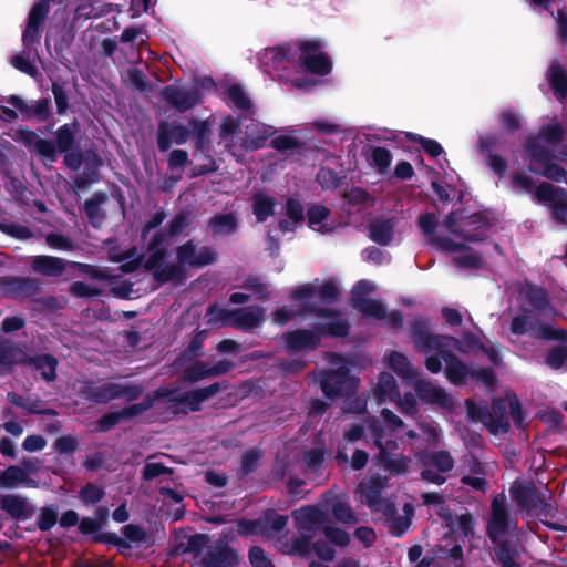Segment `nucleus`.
<instances>
[{
	"label": "nucleus",
	"instance_id": "nucleus-1",
	"mask_svg": "<svg viewBox=\"0 0 567 567\" xmlns=\"http://www.w3.org/2000/svg\"><path fill=\"white\" fill-rule=\"evenodd\" d=\"M412 337L415 349L426 355L425 365L430 372L439 373L444 362L446 377L452 383L458 384L473 378L487 386L494 384L495 375L492 370H471L453 354L454 351L468 354L483 353L493 364L497 365L501 362V357L492 344H486L470 334H466L462 342L452 337L432 334L421 320L414 322Z\"/></svg>",
	"mask_w": 567,
	"mask_h": 567
},
{
	"label": "nucleus",
	"instance_id": "nucleus-9",
	"mask_svg": "<svg viewBox=\"0 0 567 567\" xmlns=\"http://www.w3.org/2000/svg\"><path fill=\"white\" fill-rule=\"evenodd\" d=\"M321 321L317 331L295 330L285 337L287 349L290 352L312 350L317 347L321 336L342 337L348 331V323L338 315L320 311Z\"/></svg>",
	"mask_w": 567,
	"mask_h": 567
},
{
	"label": "nucleus",
	"instance_id": "nucleus-24",
	"mask_svg": "<svg viewBox=\"0 0 567 567\" xmlns=\"http://www.w3.org/2000/svg\"><path fill=\"white\" fill-rule=\"evenodd\" d=\"M231 368L227 360H220L216 364L209 365L202 361H196L188 365L184 371V378L190 382H197L208 377H215L226 373Z\"/></svg>",
	"mask_w": 567,
	"mask_h": 567
},
{
	"label": "nucleus",
	"instance_id": "nucleus-44",
	"mask_svg": "<svg viewBox=\"0 0 567 567\" xmlns=\"http://www.w3.org/2000/svg\"><path fill=\"white\" fill-rule=\"evenodd\" d=\"M34 367L41 371L42 377L48 380H54L56 360L51 355H40L33 360Z\"/></svg>",
	"mask_w": 567,
	"mask_h": 567
},
{
	"label": "nucleus",
	"instance_id": "nucleus-42",
	"mask_svg": "<svg viewBox=\"0 0 567 567\" xmlns=\"http://www.w3.org/2000/svg\"><path fill=\"white\" fill-rule=\"evenodd\" d=\"M512 497L525 508H533L535 506L534 503V493L530 488L524 486L520 483H514L509 489Z\"/></svg>",
	"mask_w": 567,
	"mask_h": 567
},
{
	"label": "nucleus",
	"instance_id": "nucleus-16",
	"mask_svg": "<svg viewBox=\"0 0 567 567\" xmlns=\"http://www.w3.org/2000/svg\"><path fill=\"white\" fill-rule=\"evenodd\" d=\"M512 333L516 336L529 334L537 339H565V331L554 326L536 321L532 311L517 316L512 321Z\"/></svg>",
	"mask_w": 567,
	"mask_h": 567
},
{
	"label": "nucleus",
	"instance_id": "nucleus-28",
	"mask_svg": "<svg viewBox=\"0 0 567 567\" xmlns=\"http://www.w3.org/2000/svg\"><path fill=\"white\" fill-rule=\"evenodd\" d=\"M30 474L31 471L27 467L9 466L7 470L0 472V487L14 488L18 486H33Z\"/></svg>",
	"mask_w": 567,
	"mask_h": 567
},
{
	"label": "nucleus",
	"instance_id": "nucleus-15",
	"mask_svg": "<svg viewBox=\"0 0 567 567\" xmlns=\"http://www.w3.org/2000/svg\"><path fill=\"white\" fill-rule=\"evenodd\" d=\"M468 415L472 420L481 421L494 435H502L508 431L509 423L502 401H494L491 411L474 402H467Z\"/></svg>",
	"mask_w": 567,
	"mask_h": 567
},
{
	"label": "nucleus",
	"instance_id": "nucleus-34",
	"mask_svg": "<svg viewBox=\"0 0 567 567\" xmlns=\"http://www.w3.org/2000/svg\"><path fill=\"white\" fill-rule=\"evenodd\" d=\"M141 254L136 248L117 252L116 250L110 251L111 260L121 264V270L124 272H132L141 265Z\"/></svg>",
	"mask_w": 567,
	"mask_h": 567
},
{
	"label": "nucleus",
	"instance_id": "nucleus-40",
	"mask_svg": "<svg viewBox=\"0 0 567 567\" xmlns=\"http://www.w3.org/2000/svg\"><path fill=\"white\" fill-rule=\"evenodd\" d=\"M8 401L12 404L25 410L29 413L41 414L45 413V410L41 406V402L34 398H22L17 393H8Z\"/></svg>",
	"mask_w": 567,
	"mask_h": 567
},
{
	"label": "nucleus",
	"instance_id": "nucleus-50",
	"mask_svg": "<svg viewBox=\"0 0 567 567\" xmlns=\"http://www.w3.org/2000/svg\"><path fill=\"white\" fill-rule=\"evenodd\" d=\"M546 363L551 369H561L567 365V350L564 347L554 348L547 359Z\"/></svg>",
	"mask_w": 567,
	"mask_h": 567
},
{
	"label": "nucleus",
	"instance_id": "nucleus-6",
	"mask_svg": "<svg viewBox=\"0 0 567 567\" xmlns=\"http://www.w3.org/2000/svg\"><path fill=\"white\" fill-rule=\"evenodd\" d=\"M389 486V478L381 475H371L360 482L357 487V497L374 512L391 520V533L395 536L403 535L411 524L414 509L411 504L403 506V516L394 518L395 507L391 499L382 496V492Z\"/></svg>",
	"mask_w": 567,
	"mask_h": 567
},
{
	"label": "nucleus",
	"instance_id": "nucleus-12",
	"mask_svg": "<svg viewBox=\"0 0 567 567\" xmlns=\"http://www.w3.org/2000/svg\"><path fill=\"white\" fill-rule=\"evenodd\" d=\"M333 368L326 371L321 379V389L329 398L353 394L360 380L349 374L348 362L338 355H331Z\"/></svg>",
	"mask_w": 567,
	"mask_h": 567
},
{
	"label": "nucleus",
	"instance_id": "nucleus-5",
	"mask_svg": "<svg viewBox=\"0 0 567 567\" xmlns=\"http://www.w3.org/2000/svg\"><path fill=\"white\" fill-rule=\"evenodd\" d=\"M561 124L553 120L542 126L538 136L528 140L526 153L530 167L543 176L567 184V171L556 162L567 163V146H560Z\"/></svg>",
	"mask_w": 567,
	"mask_h": 567
},
{
	"label": "nucleus",
	"instance_id": "nucleus-17",
	"mask_svg": "<svg viewBox=\"0 0 567 567\" xmlns=\"http://www.w3.org/2000/svg\"><path fill=\"white\" fill-rule=\"evenodd\" d=\"M220 390L219 383H213L208 386L197 389L187 393L176 394L167 389L158 390V398H168V401H176V411L187 413L188 411H197L200 403L216 394Z\"/></svg>",
	"mask_w": 567,
	"mask_h": 567
},
{
	"label": "nucleus",
	"instance_id": "nucleus-14",
	"mask_svg": "<svg viewBox=\"0 0 567 567\" xmlns=\"http://www.w3.org/2000/svg\"><path fill=\"white\" fill-rule=\"evenodd\" d=\"M373 398L380 405L386 401L395 402L404 414L413 415L416 411V399L412 393L403 398L398 391L396 381L390 373L382 372L372 390Z\"/></svg>",
	"mask_w": 567,
	"mask_h": 567
},
{
	"label": "nucleus",
	"instance_id": "nucleus-43",
	"mask_svg": "<svg viewBox=\"0 0 567 567\" xmlns=\"http://www.w3.org/2000/svg\"><path fill=\"white\" fill-rule=\"evenodd\" d=\"M76 133V124H65L61 126L56 134L58 147L61 152H66L71 148L74 135Z\"/></svg>",
	"mask_w": 567,
	"mask_h": 567
},
{
	"label": "nucleus",
	"instance_id": "nucleus-41",
	"mask_svg": "<svg viewBox=\"0 0 567 567\" xmlns=\"http://www.w3.org/2000/svg\"><path fill=\"white\" fill-rule=\"evenodd\" d=\"M236 217L233 214L218 215L210 220V227L213 231L218 235L233 233L236 228Z\"/></svg>",
	"mask_w": 567,
	"mask_h": 567
},
{
	"label": "nucleus",
	"instance_id": "nucleus-62",
	"mask_svg": "<svg viewBox=\"0 0 567 567\" xmlns=\"http://www.w3.org/2000/svg\"><path fill=\"white\" fill-rule=\"evenodd\" d=\"M313 127L321 134H333L340 131L341 125L331 118H320L313 122Z\"/></svg>",
	"mask_w": 567,
	"mask_h": 567
},
{
	"label": "nucleus",
	"instance_id": "nucleus-21",
	"mask_svg": "<svg viewBox=\"0 0 567 567\" xmlns=\"http://www.w3.org/2000/svg\"><path fill=\"white\" fill-rule=\"evenodd\" d=\"M48 7L49 0H40L29 13L28 24L22 34L23 44L28 50H31L32 45L39 42V28L48 14Z\"/></svg>",
	"mask_w": 567,
	"mask_h": 567
},
{
	"label": "nucleus",
	"instance_id": "nucleus-20",
	"mask_svg": "<svg viewBox=\"0 0 567 567\" xmlns=\"http://www.w3.org/2000/svg\"><path fill=\"white\" fill-rule=\"evenodd\" d=\"M164 100L179 111H185L200 101L197 87L171 85L163 90Z\"/></svg>",
	"mask_w": 567,
	"mask_h": 567
},
{
	"label": "nucleus",
	"instance_id": "nucleus-2",
	"mask_svg": "<svg viewBox=\"0 0 567 567\" xmlns=\"http://www.w3.org/2000/svg\"><path fill=\"white\" fill-rule=\"evenodd\" d=\"M420 228L430 243L444 251L456 254L454 261L464 268H481L483 259L476 252L466 247V243L483 239L488 228V223L482 214H475L466 218H458L455 213L447 216L443 224L446 235L435 234L436 217L434 214H425L419 220Z\"/></svg>",
	"mask_w": 567,
	"mask_h": 567
},
{
	"label": "nucleus",
	"instance_id": "nucleus-47",
	"mask_svg": "<svg viewBox=\"0 0 567 567\" xmlns=\"http://www.w3.org/2000/svg\"><path fill=\"white\" fill-rule=\"evenodd\" d=\"M110 4H103L100 7H96L93 3L86 4L81 3L76 7V13L79 17H83L85 19L96 18L102 16L105 12L110 11Z\"/></svg>",
	"mask_w": 567,
	"mask_h": 567
},
{
	"label": "nucleus",
	"instance_id": "nucleus-38",
	"mask_svg": "<svg viewBox=\"0 0 567 567\" xmlns=\"http://www.w3.org/2000/svg\"><path fill=\"white\" fill-rule=\"evenodd\" d=\"M225 93L227 94L229 103L241 111H249L251 109L250 99L246 95L244 90L238 84H229Z\"/></svg>",
	"mask_w": 567,
	"mask_h": 567
},
{
	"label": "nucleus",
	"instance_id": "nucleus-53",
	"mask_svg": "<svg viewBox=\"0 0 567 567\" xmlns=\"http://www.w3.org/2000/svg\"><path fill=\"white\" fill-rule=\"evenodd\" d=\"M104 200V196L95 195L93 198L85 202V212L92 221L97 225L101 220L100 204Z\"/></svg>",
	"mask_w": 567,
	"mask_h": 567
},
{
	"label": "nucleus",
	"instance_id": "nucleus-4",
	"mask_svg": "<svg viewBox=\"0 0 567 567\" xmlns=\"http://www.w3.org/2000/svg\"><path fill=\"white\" fill-rule=\"evenodd\" d=\"M166 250L165 236L158 234L152 238L145 254V269L152 271L159 281L181 280L182 267H203L215 260V252L210 248L199 246L194 241H188L177 248V266L164 261Z\"/></svg>",
	"mask_w": 567,
	"mask_h": 567
},
{
	"label": "nucleus",
	"instance_id": "nucleus-19",
	"mask_svg": "<svg viewBox=\"0 0 567 567\" xmlns=\"http://www.w3.org/2000/svg\"><path fill=\"white\" fill-rule=\"evenodd\" d=\"M423 471L422 478L434 483L443 484L445 482L444 473L450 472L454 466V461L446 452H437L432 455H425L421 460Z\"/></svg>",
	"mask_w": 567,
	"mask_h": 567
},
{
	"label": "nucleus",
	"instance_id": "nucleus-29",
	"mask_svg": "<svg viewBox=\"0 0 567 567\" xmlns=\"http://www.w3.org/2000/svg\"><path fill=\"white\" fill-rule=\"evenodd\" d=\"M0 508L14 518H28L32 507L24 497L13 494L0 495Z\"/></svg>",
	"mask_w": 567,
	"mask_h": 567
},
{
	"label": "nucleus",
	"instance_id": "nucleus-52",
	"mask_svg": "<svg viewBox=\"0 0 567 567\" xmlns=\"http://www.w3.org/2000/svg\"><path fill=\"white\" fill-rule=\"evenodd\" d=\"M346 199L349 204L358 206H369L372 205L373 202L369 194L360 187L352 188L350 192H348L346 195Z\"/></svg>",
	"mask_w": 567,
	"mask_h": 567
},
{
	"label": "nucleus",
	"instance_id": "nucleus-25",
	"mask_svg": "<svg viewBox=\"0 0 567 567\" xmlns=\"http://www.w3.org/2000/svg\"><path fill=\"white\" fill-rule=\"evenodd\" d=\"M412 383L422 401L431 404H436L445 409L451 408L452 400L444 392L443 389L437 388L432 383L419 378H416Z\"/></svg>",
	"mask_w": 567,
	"mask_h": 567
},
{
	"label": "nucleus",
	"instance_id": "nucleus-63",
	"mask_svg": "<svg viewBox=\"0 0 567 567\" xmlns=\"http://www.w3.org/2000/svg\"><path fill=\"white\" fill-rule=\"evenodd\" d=\"M249 559L252 567H274L266 557L265 551L259 547H252L249 551Z\"/></svg>",
	"mask_w": 567,
	"mask_h": 567
},
{
	"label": "nucleus",
	"instance_id": "nucleus-45",
	"mask_svg": "<svg viewBox=\"0 0 567 567\" xmlns=\"http://www.w3.org/2000/svg\"><path fill=\"white\" fill-rule=\"evenodd\" d=\"M12 64L16 69L34 76L37 68L34 65V58L30 56V53L22 52L12 58Z\"/></svg>",
	"mask_w": 567,
	"mask_h": 567
},
{
	"label": "nucleus",
	"instance_id": "nucleus-64",
	"mask_svg": "<svg viewBox=\"0 0 567 567\" xmlns=\"http://www.w3.org/2000/svg\"><path fill=\"white\" fill-rule=\"evenodd\" d=\"M50 112V101L48 99H42L37 101L28 111L29 115H34L39 120H45L49 116Z\"/></svg>",
	"mask_w": 567,
	"mask_h": 567
},
{
	"label": "nucleus",
	"instance_id": "nucleus-18",
	"mask_svg": "<svg viewBox=\"0 0 567 567\" xmlns=\"http://www.w3.org/2000/svg\"><path fill=\"white\" fill-rule=\"evenodd\" d=\"M209 322H220L223 324L235 323L243 329H252L257 327L262 318L264 311L258 307L240 309L227 316V311L217 307H210L208 311Z\"/></svg>",
	"mask_w": 567,
	"mask_h": 567
},
{
	"label": "nucleus",
	"instance_id": "nucleus-30",
	"mask_svg": "<svg viewBox=\"0 0 567 567\" xmlns=\"http://www.w3.org/2000/svg\"><path fill=\"white\" fill-rule=\"evenodd\" d=\"M386 364L405 382L412 383L417 378V371L412 367L408 358L396 351L385 357Z\"/></svg>",
	"mask_w": 567,
	"mask_h": 567
},
{
	"label": "nucleus",
	"instance_id": "nucleus-32",
	"mask_svg": "<svg viewBox=\"0 0 567 567\" xmlns=\"http://www.w3.org/2000/svg\"><path fill=\"white\" fill-rule=\"evenodd\" d=\"M276 206L275 197L265 192H256L252 196V213L259 223L266 221L270 216L274 215Z\"/></svg>",
	"mask_w": 567,
	"mask_h": 567
},
{
	"label": "nucleus",
	"instance_id": "nucleus-39",
	"mask_svg": "<svg viewBox=\"0 0 567 567\" xmlns=\"http://www.w3.org/2000/svg\"><path fill=\"white\" fill-rule=\"evenodd\" d=\"M370 162L380 174H385L391 165L392 156L384 147H373L370 153Z\"/></svg>",
	"mask_w": 567,
	"mask_h": 567
},
{
	"label": "nucleus",
	"instance_id": "nucleus-36",
	"mask_svg": "<svg viewBox=\"0 0 567 567\" xmlns=\"http://www.w3.org/2000/svg\"><path fill=\"white\" fill-rule=\"evenodd\" d=\"M548 81L558 99L567 95V72L564 68L557 63L551 64L548 70Z\"/></svg>",
	"mask_w": 567,
	"mask_h": 567
},
{
	"label": "nucleus",
	"instance_id": "nucleus-33",
	"mask_svg": "<svg viewBox=\"0 0 567 567\" xmlns=\"http://www.w3.org/2000/svg\"><path fill=\"white\" fill-rule=\"evenodd\" d=\"M523 293L540 316L549 317L554 313V310L547 303L546 292L542 288L528 285Z\"/></svg>",
	"mask_w": 567,
	"mask_h": 567
},
{
	"label": "nucleus",
	"instance_id": "nucleus-23",
	"mask_svg": "<svg viewBox=\"0 0 567 567\" xmlns=\"http://www.w3.org/2000/svg\"><path fill=\"white\" fill-rule=\"evenodd\" d=\"M141 391L138 386L131 385L128 382L109 383L97 388L92 395L96 402H107L115 398L132 400L137 398Z\"/></svg>",
	"mask_w": 567,
	"mask_h": 567
},
{
	"label": "nucleus",
	"instance_id": "nucleus-7",
	"mask_svg": "<svg viewBox=\"0 0 567 567\" xmlns=\"http://www.w3.org/2000/svg\"><path fill=\"white\" fill-rule=\"evenodd\" d=\"M511 189L517 194H530L537 203L548 206L551 209L553 218L567 224V193L549 183L535 181L524 173H516L511 179Z\"/></svg>",
	"mask_w": 567,
	"mask_h": 567
},
{
	"label": "nucleus",
	"instance_id": "nucleus-31",
	"mask_svg": "<svg viewBox=\"0 0 567 567\" xmlns=\"http://www.w3.org/2000/svg\"><path fill=\"white\" fill-rule=\"evenodd\" d=\"M30 264L35 272L48 277L60 276L65 268L63 259L52 256H34Z\"/></svg>",
	"mask_w": 567,
	"mask_h": 567
},
{
	"label": "nucleus",
	"instance_id": "nucleus-51",
	"mask_svg": "<svg viewBox=\"0 0 567 567\" xmlns=\"http://www.w3.org/2000/svg\"><path fill=\"white\" fill-rule=\"evenodd\" d=\"M58 518V512L53 506L43 507L39 517V528L41 530H49L52 528Z\"/></svg>",
	"mask_w": 567,
	"mask_h": 567
},
{
	"label": "nucleus",
	"instance_id": "nucleus-26",
	"mask_svg": "<svg viewBox=\"0 0 567 567\" xmlns=\"http://www.w3.org/2000/svg\"><path fill=\"white\" fill-rule=\"evenodd\" d=\"M189 128L183 125L162 123L158 128V147L166 151L173 143L183 144L189 136Z\"/></svg>",
	"mask_w": 567,
	"mask_h": 567
},
{
	"label": "nucleus",
	"instance_id": "nucleus-61",
	"mask_svg": "<svg viewBox=\"0 0 567 567\" xmlns=\"http://www.w3.org/2000/svg\"><path fill=\"white\" fill-rule=\"evenodd\" d=\"M317 179L326 189L334 188L338 184V177L330 168H321L317 175Z\"/></svg>",
	"mask_w": 567,
	"mask_h": 567
},
{
	"label": "nucleus",
	"instance_id": "nucleus-57",
	"mask_svg": "<svg viewBox=\"0 0 567 567\" xmlns=\"http://www.w3.org/2000/svg\"><path fill=\"white\" fill-rule=\"evenodd\" d=\"M482 468L483 467L481 464H475L473 467V472L475 475L464 476L462 478V483L471 486L472 488H474L476 491H484L486 482L482 476H480L482 474Z\"/></svg>",
	"mask_w": 567,
	"mask_h": 567
},
{
	"label": "nucleus",
	"instance_id": "nucleus-13",
	"mask_svg": "<svg viewBox=\"0 0 567 567\" xmlns=\"http://www.w3.org/2000/svg\"><path fill=\"white\" fill-rule=\"evenodd\" d=\"M374 439V444L379 449L378 460L381 466L395 475H403L409 472L410 458L402 454L392 453L396 449L395 442L388 439V434L374 421L369 425Z\"/></svg>",
	"mask_w": 567,
	"mask_h": 567
},
{
	"label": "nucleus",
	"instance_id": "nucleus-11",
	"mask_svg": "<svg viewBox=\"0 0 567 567\" xmlns=\"http://www.w3.org/2000/svg\"><path fill=\"white\" fill-rule=\"evenodd\" d=\"M375 289V285L370 280L359 281L352 289V307L361 312L363 316L373 319H384L391 327H399L402 324V316L398 311L386 312L384 306L373 299L364 298Z\"/></svg>",
	"mask_w": 567,
	"mask_h": 567
},
{
	"label": "nucleus",
	"instance_id": "nucleus-37",
	"mask_svg": "<svg viewBox=\"0 0 567 567\" xmlns=\"http://www.w3.org/2000/svg\"><path fill=\"white\" fill-rule=\"evenodd\" d=\"M393 223L391 219H378L371 224L370 234L373 241L388 245L393 237Z\"/></svg>",
	"mask_w": 567,
	"mask_h": 567
},
{
	"label": "nucleus",
	"instance_id": "nucleus-46",
	"mask_svg": "<svg viewBox=\"0 0 567 567\" xmlns=\"http://www.w3.org/2000/svg\"><path fill=\"white\" fill-rule=\"evenodd\" d=\"M142 409L140 408V405H134L121 413L105 415L100 422V429L103 431H106V430L111 429L114 424H116L122 416L134 415V414L138 413Z\"/></svg>",
	"mask_w": 567,
	"mask_h": 567
},
{
	"label": "nucleus",
	"instance_id": "nucleus-48",
	"mask_svg": "<svg viewBox=\"0 0 567 567\" xmlns=\"http://www.w3.org/2000/svg\"><path fill=\"white\" fill-rule=\"evenodd\" d=\"M331 511H332L334 517L340 522H343V523H354L355 522V517H354V514H353L351 507L344 502H341V501L334 502L331 507Z\"/></svg>",
	"mask_w": 567,
	"mask_h": 567
},
{
	"label": "nucleus",
	"instance_id": "nucleus-58",
	"mask_svg": "<svg viewBox=\"0 0 567 567\" xmlns=\"http://www.w3.org/2000/svg\"><path fill=\"white\" fill-rule=\"evenodd\" d=\"M497 556L502 567H518L516 563V553L508 548L505 544H499L497 548Z\"/></svg>",
	"mask_w": 567,
	"mask_h": 567
},
{
	"label": "nucleus",
	"instance_id": "nucleus-27",
	"mask_svg": "<svg viewBox=\"0 0 567 567\" xmlns=\"http://www.w3.org/2000/svg\"><path fill=\"white\" fill-rule=\"evenodd\" d=\"M309 227L320 234H330L334 230L336 224L330 218V210L322 205H312L307 213Z\"/></svg>",
	"mask_w": 567,
	"mask_h": 567
},
{
	"label": "nucleus",
	"instance_id": "nucleus-55",
	"mask_svg": "<svg viewBox=\"0 0 567 567\" xmlns=\"http://www.w3.org/2000/svg\"><path fill=\"white\" fill-rule=\"evenodd\" d=\"M324 536L337 546H346L349 543V535L344 530L332 526L324 527Z\"/></svg>",
	"mask_w": 567,
	"mask_h": 567
},
{
	"label": "nucleus",
	"instance_id": "nucleus-35",
	"mask_svg": "<svg viewBox=\"0 0 567 567\" xmlns=\"http://www.w3.org/2000/svg\"><path fill=\"white\" fill-rule=\"evenodd\" d=\"M249 134L244 143V147L248 151L260 148L265 141L272 134V130L264 124H252L248 127Z\"/></svg>",
	"mask_w": 567,
	"mask_h": 567
},
{
	"label": "nucleus",
	"instance_id": "nucleus-22",
	"mask_svg": "<svg viewBox=\"0 0 567 567\" xmlns=\"http://www.w3.org/2000/svg\"><path fill=\"white\" fill-rule=\"evenodd\" d=\"M505 504L506 497L503 494L495 496L492 502V516L488 523V535L495 545L498 544L499 538L505 533L508 525Z\"/></svg>",
	"mask_w": 567,
	"mask_h": 567
},
{
	"label": "nucleus",
	"instance_id": "nucleus-3",
	"mask_svg": "<svg viewBox=\"0 0 567 567\" xmlns=\"http://www.w3.org/2000/svg\"><path fill=\"white\" fill-rule=\"evenodd\" d=\"M323 48L324 44L320 40L302 41L265 49L258 59L265 73L276 75L296 87H306L309 85L308 81L291 76L288 71L295 69L319 75L328 74L331 71V62Z\"/></svg>",
	"mask_w": 567,
	"mask_h": 567
},
{
	"label": "nucleus",
	"instance_id": "nucleus-10",
	"mask_svg": "<svg viewBox=\"0 0 567 567\" xmlns=\"http://www.w3.org/2000/svg\"><path fill=\"white\" fill-rule=\"evenodd\" d=\"M292 517L297 528L302 535L296 538L291 545L287 546L285 551L292 555L305 556L310 551V540L305 534L317 530L326 522L327 509L319 506H307L292 512Z\"/></svg>",
	"mask_w": 567,
	"mask_h": 567
},
{
	"label": "nucleus",
	"instance_id": "nucleus-54",
	"mask_svg": "<svg viewBox=\"0 0 567 567\" xmlns=\"http://www.w3.org/2000/svg\"><path fill=\"white\" fill-rule=\"evenodd\" d=\"M48 245L58 250L69 251L73 249V243L65 236L60 234H49L45 238Z\"/></svg>",
	"mask_w": 567,
	"mask_h": 567
},
{
	"label": "nucleus",
	"instance_id": "nucleus-8",
	"mask_svg": "<svg viewBox=\"0 0 567 567\" xmlns=\"http://www.w3.org/2000/svg\"><path fill=\"white\" fill-rule=\"evenodd\" d=\"M291 296L298 309L296 311L287 308L276 310L274 312L276 323L285 324L298 313L317 312L318 301L322 303L332 302L339 296V287L334 280H327L321 285L307 284L296 288Z\"/></svg>",
	"mask_w": 567,
	"mask_h": 567
},
{
	"label": "nucleus",
	"instance_id": "nucleus-49",
	"mask_svg": "<svg viewBox=\"0 0 567 567\" xmlns=\"http://www.w3.org/2000/svg\"><path fill=\"white\" fill-rule=\"evenodd\" d=\"M271 146L280 152L296 151L299 148V142L291 135H278L271 140Z\"/></svg>",
	"mask_w": 567,
	"mask_h": 567
},
{
	"label": "nucleus",
	"instance_id": "nucleus-59",
	"mask_svg": "<svg viewBox=\"0 0 567 567\" xmlns=\"http://www.w3.org/2000/svg\"><path fill=\"white\" fill-rule=\"evenodd\" d=\"M286 214L289 217V219L293 223H299L303 220V207L298 200L293 198L287 200Z\"/></svg>",
	"mask_w": 567,
	"mask_h": 567
},
{
	"label": "nucleus",
	"instance_id": "nucleus-56",
	"mask_svg": "<svg viewBox=\"0 0 567 567\" xmlns=\"http://www.w3.org/2000/svg\"><path fill=\"white\" fill-rule=\"evenodd\" d=\"M2 231L6 234L16 237L18 239H28L32 237V231L30 228L23 225L10 223V224H3L1 225Z\"/></svg>",
	"mask_w": 567,
	"mask_h": 567
},
{
	"label": "nucleus",
	"instance_id": "nucleus-60",
	"mask_svg": "<svg viewBox=\"0 0 567 567\" xmlns=\"http://www.w3.org/2000/svg\"><path fill=\"white\" fill-rule=\"evenodd\" d=\"M381 415L385 421L388 430L390 432L389 436H392L393 433L403 427L402 420L389 409H382Z\"/></svg>",
	"mask_w": 567,
	"mask_h": 567
}]
</instances>
